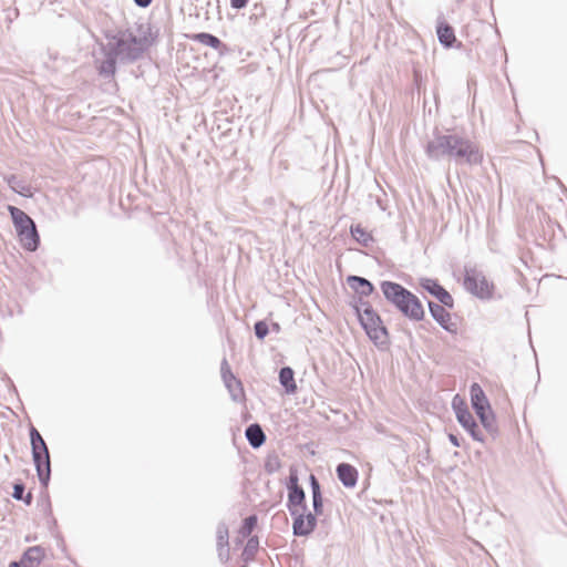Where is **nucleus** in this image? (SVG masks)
<instances>
[{
    "mask_svg": "<svg viewBox=\"0 0 567 567\" xmlns=\"http://www.w3.org/2000/svg\"><path fill=\"white\" fill-rule=\"evenodd\" d=\"M424 152L431 161L454 162L456 165L475 166L483 162L480 147L465 135L455 131L445 132L434 130L432 138L427 141Z\"/></svg>",
    "mask_w": 567,
    "mask_h": 567,
    "instance_id": "nucleus-1",
    "label": "nucleus"
},
{
    "mask_svg": "<svg viewBox=\"0 0 567 567\" xmlns=\"http://www.w3.org/2000/svg\"><path fill=\"white\" fill-rule=\"evenodd\" d=\"M380 289L388 302L411 321H421L425 317V311L421 300L402 285L383 280L380 282Z\"/></svg>",
    "mask_w": 567,
    "mask_h": 567,
    "instance_id": "nucleus-2",
    "label": "nucleus"
},
{
    "mask_svg": "<svg viewBox=\"0 0 567 567\" xmlns=\"http://www.w3.org/2000/svg\"><path fill=\"white\" fill-rule=\"evenodd\" d=\"M106 47L116 53L122 62H134L144 53L146 40L126 30L113 35Z\"/></svg>",
    "mask_w": 567,
    "mask_h": 567,
    "instance_id": "nucleus-3",
    "label": "nucleus"
},
{
    "mask_svg": "<svg viewBox=\"0 0 567 567\" xmlns=\"http://www.w3.org/2000/svg\"><path fill=\"white\" fill-rule=\"evenodd\" d=\"M8 212L21 246L28 251H35L40 246V235L34 220L27 213L16 206L9 205Z\"/></svg>",
    "mask_w": 567,
    "mask_h": 567,
    "instance_id": "nucleus-4",
    "label": "nucleus"
},
{
    "mask_svg": "<svg viewBox=\"0 0 567 567\" xmlns=\"http://www.w3.org/2000/svg\"><path fill=\"white\" fill-rule=\"evenodd\" d=\"M31 453L39 482L42 487L47 488L51 478V461L50 453L45 441L40 432L34 427H30Z\"/></svg>",
    "mask_w": 567,
    "mask_h": 567,
    "instance_id": "nucleus-5",
    "label": "nucleus"
},
{
    "mask_svg": "<svg viewBox=\"0 0 567 567\" xmlns=\"http://www.w3.org/2000/svg\"><path fill=\"white\" fill-rule=\"evenodd\" d=\"M358 320L369 339L375 344H385L388 342V330L381 317L373 308H369V311L358 318Z\"/></svg>",
    "mask_w": 567,
    "mask_h": 567,
    "instance_id": "nucleus-6",
    "label": "nucleus"
},
{
    "mask_svg": "<svg viewBox=\"0 0 567 567\" xmlns=\"http://www.w3.org/2000/svg\"><path fill=\"white\" fill-rule=\"evenodd\" d=\"M464 287L480 299H491L493 296L494 285L475 268L465 269Z\"/></svg>",
    "mask_w": 567,
    "mask_h": 567,
    "instance_id": "nucleus-7",
    "label": "nucleus"
},
{
    "mask_svg": "<svg viewBox=\"0 0 567 567\" xmlns=\"http://www.w3.org/2000/svg\"><path fill=\"white\" fill-rule=\"evenodd\" d=\"M452 408L455 412L457 422L462 425V427L468 432L473 440L477 442H484V436L478 429L477 422L474 416L470 412L467 405L460 399L458 395H455L452 401Z\"/></svg>",
    "mask_w": 567,
    "mask_h": 567,
    "instance_id": "nucleus-8",
    "label": "nucleus"
},
{
    "mask_svg": "<svg viewBox=\"0 0 567 567\" xmlns=\"http://www.w3.org/2000/svg\"><path fill=\"white\" fill-rule=\"evenodd\" d=\"M220 374L231 400L237 403L243 402L245 400V391L243 383L231 372V369L226 358H224L220 363Z\"/></svg>",
    "mask_w": 567,
    "mask_h": 567,
    "instance_id": "nucleus-9",
    "label": "nucleus"
},
{
    "mask_svg": "<svg viewBox=\"0 0 567 567\" xmlns=\"http://www.w3.org/2000/svg\"><path fill=\"white\" fill-rule=\"evenodd\" d=\"M420 287L433 296L440 303L447 309L454 308V299L451 293L436 280L432 278H421Z\"/></svg>",
    "mask_w": 567,
    "mask_h": 567,
    "instance_id": "nucleus-10",
    "label": "nucleus"
},
{
    "mask_svg": "<svg viewBox=\"0 0 567 567\" xmlns=\"http://www.w3.org/2000/svg\"><path fill=\"white\" fill-rule=\"evenodd\" d=\"M427 307L431 317L440 324L442 329L452 334L457 333V323L452 321L451 313L446 310V306L434 302L432 300H427Z\"/></svg>",
    "mask_w": 567,
    "mask_h": 567,
    "instance_id": "nucleus-11",
    "label": "nucleus"
},
{
    "mask_svg": "<svg viewBox=\"0 0 567 567\" xmlns=\"http://www.w3.org/2000/svg\"><path fill=\"white\" fill-rule=\"evenodd\" d=\"M292 522V534L297 537L309 536L313 533L317 527L318 519L311 512H295L291 515Z\"/></svg>",
    "mask_w": 567,
    "mask_h": 567,
    "instance_id": "nucleus-12",
    "label": "nucleus"
},
{
    "mask_svg": "<svg viewBox=\"0 0 567 567\" xmlns=\"http://www.w3.org/2000/svg\"><path fill=\"white\" fill-rule=\"evenodd\" d=\"M44 549L41 546L29 547L19 560H13L8 567H38L44 559Z\"/></svg>",
    "mask_w": 567,
    "mask_h": 567,
    "instance_id": "nucleus-13",
    "label": "nucleus"
},
{
    "mask_svg": "<svg viewBox=\"0 0 567 567\" xmlns=\"http://www.w3.org/2000/svg\"><path fill=\"white\" fill-rule=\"evenodd\" d=\"M217 555L221 563L229 559V530L225 522H220L216 528Z\"/></svg>",
    "mask_w": 567,
    "mask_h": 567,
    "instance_id": "nucleus-14",
    "label": "nucleus"
},
{
    "mask_svg": "<svg viewBox=\"0 0 567 567\" xmlns=\"http://www.w3.org/2000/svg\"><path fill=\"white\" fill-rule=\"evenodd\" d=\"M287 508L290 515L295 512H306V493L302 487H295L288 489Z\"/></svg>",
    "mask_w": 567,
    "mask_h": 567,
    "instance_id": "nucleus-15",
    "label": "nucleus"
},
{
    "mask_svg": "<svg viewBox=\"0 0 567 567\" xmlns=\"http://www.w3.org/2000/svg\"><path fill=\"white\" fill-rule=\"evenodd\" d=\"M337 477L347 488H352L358 483V470L349 463H340L336 468Z\"/></svg>",
    "mask_w": 567,
    "mask_h": 567,
    "instance_id": "nucleus-16",
    "label": "nucleus"
},
{
    "mask_svg": "<svg viewBox=\"0 0 567 567\" xmlns=\"http://www.w3.org/2000/svg\"><path fill=\"white\" fill-rule=\"evenodd\" d=\"M349 287L361 297H369L374 293L373 284L364 277L351 275L347 278Z\"/></svg>",
    "mask_w": 567,
    "mask_h": 567,
    "instance_id": "nucleus-17",
    "label": "nucleus"
},
{
    "mask_svg": "<svg viewBox=\"0 0 567 567\" xmlns=\"http://www.w3.org/2000/svg\"><path fill=\"white\" fill-rule=\"evenodd\" d=\"M436 35L439 42L447 49L454 48L457 42L453 27L444 20L437 22Z\"/></svg>",
    "mask_w": 567,
    "mask_h": 567,
    "instance_id": "nucleus-18",
    "label": "nucleus"
},
{
    "mask_svg": "<svg viewBox=\"0 0 567 567\" xmlns=\"http://www.w3.org/2000/svg\"><path fill=\"white\" fill-rule=\"evenodd\" d=\"M309 484L311 488L312 497V515L320 516L323 513V497L321 492V485L315 474H310Z\"/></svg>",
    "mask_w": 567,
    "mask_h": 567,
    "instance_id": "nucleus-19",
    "label": "nucleus"
},
{
    "mask_svg": "<svg viewBox=\"0 0 567 567\" xmlns=\"http://www.w3.org/2000/svg\"><path fill=\"white\" fill-rule=\"evenodd\" d=\"M103 51L105 59L100 63L97 70L100 75L110 78L116 72V61L118 58L116 56V53H113L107 47H105Z\"/></svg>",
    "mask_w": 567,
    "mask_h": 567,
    "instance_id": "nucleus-20",
    "label": "nucleus"
},
{
    "mask_svg": "<svg viewBox=\"0 0 567 567\" xmlns=\"http://www.w3.org/2000/svg\"><path fill=\"white\" fill-rule=\"evenodd\" d=\"M245 436L252 449H258L266 442V434L258 423L249 424L245 430Z\"/></svg>",
    "mask_w": 567,
    "mask_h": 567,
    "instance_id": "nucleus-21",
    "label": "nucleus"
},
{
    "mask_svg": "<svg viewBox=\"0 0 567 567\" xmlns=\"http://www.w3.org/2000/svg\"><path fill=\"white\" fill-rule=\"evenodd\" d=\"M279 383L285 389L287 394H295L297 392L295 371L292 368L287 365L279 370Z\"/></svg>",
    "mask_w": 567,
    "mask_h": 567,
    "instance_id": "nucleus-22",
    "label": "nucleus"
},
{
    "mask_svg": "<svg viewBox=\"0 0 567 567\" xmlns=\"http://www.w3.org/2000/svg\"><path fill=\"white\" fill-rule=\"evenodd\" d=\"M9 187L17 194L30 198L33 196L32 186L25 183L23 179H20L16 175H10L6 178Z\"/></svg>",
    "mask_w": 567,
    "mask_h": 567,
    "instance_id": "nucleus-23",
    "label": "nucleus"
},
{
    "mask_svg": "<svg viewBox=\"0 0 567 567\" xmlns=\"http://www.w3.org/2000/svg\"><path fill=\"white\" fill-rule=\"evenodd\" d=\"M350 234L352 238L363 247H369L374 241L373 236L360 224L352 225L350 227Z\"/></svg>",
    "mask_w": 567,
    "mask_h": 567,
    "instance_id": "nucleus-24",
    "label": "nucleus"
},
{
    "mask_svg": "<svg viewBox=\"0 0 567 567\" xmlns=\"http://www.w3.org/2000/svg\"><path fill=\"white\" fill-rule=\"evenodd\" d=\"M470 393L472 408H476L477 405L488 406L489 402L480 384L473 383L471 385Z\"/></svg>",
    "mask_w": 567,
    "mask_h": 567,
    "instance_id": "nucleus-25",
    "label": "nucleus"
},
{
    "mask_svg": "<svg viewBox=\"0 0 567 567\" xmlns=\"http://www.w3.org/2000/svg\"><path fill=\"white\" fill-rule=\"evenodd\" d=\"M194 39L199 43L216 50L223 45V42L219 38L208 32L197 33L194 35Z\"/></svg>",
    "mask_w": 567,
    "mask_h": 567,
    "instance_id": "nucleus-26",
    "label": "nucleus"
},
{
    "mask_svg": "<svg viewBox=\"0 0 567 567\" xmlns=\"http://www.w3.org/2000/svg\"><path fill=\"white\" fill-rule=\"evenodd\" d=\"M280 468L281 461L279 456L276 453L268 454L264 464L265 472L269 475H272L277 473Z\"/></svg>",
    "mask_w": 567,
    "mask_h": 567,
    "instance_id": "nucleus-27",
    "label": "nucleus"
},
{
    "mask_svg": "<svg viewBox=\"0 0 567 567\" xmlns=\"http://www.w3.org/2000/svg\"><path fill=\"white\" fill-rule=\"evenodd\" d=\"M365 297H354L353 301L351 302V306L357 315L358 318H360L362 315H365L369 311V308H373L372 305L364 300Z\"/></svg>",
    "mask_w": 567,
    "mask_h": 567,
    "instance_id": "nucleus-28",
    "label": "nucleus"
},
{
    "mask_svg": "<svg viewBox=\"0 0 567 567\" xmlns=\"http://www.w3.org/2000/svg\"><path fill=\"white\" fill-rule=\"evenodd\" d=\"M257 522H258V518H257V515H255V514L254 515H249L248 517H246L243 520V524H241V527H240V530H239L241 536L248 537L254 532V529L256 528Z\"/></svg>",
    "mask_w": 567,
    "mask_h": 567,
    "instance_id": "nucleus-29",
    "label": "nucleus"
},
{
    "mask_svg": "<svg viewBox=\"0 0 567 567\" xmlns=\"http://www.w3.org/2000/svg\"><path fill=\"white\" fill-rule=\"evenodd\" d=\"M480 421H481L482 425L484 426V429L488 433H491L493 435L497 433L495 415L492 411H489V413L487 415L481 416Z\"/></svg>",
    "mask_w": 567,
    "mask_h": 567,
    "instance_id": "nucleus-30",
    "label": "nucleus"
},
{
    "mask_svg": "<svg viewBox=\"0 0 567 567\" xmlns=\"http://www.w3.org/2000/svg\"><path fill=\"white\" fill-rule=\"evenodd\" d=\"M255 336L259 340H264L269 333V326L266 321L259 320L254 326Z\"/></svg>",
    "mask_w": 567,
    "mask_h": 567,
    "instance_id": "nucleus-31",
    "label": "nucleus"
},
{
    "mask_svg": "<svg viewBox=\"0 0 567 567\" xmlns=\"http://www.w3.org/2000/svg\"><path fill=\"white\" fill-rule=\"evenodd\" d=\"M25 485L23 482L21 481H17L14 484H13V493H12V497L17 501H19L20 498L23 497V495L25 494Z\"/></svg>",
    "mask_w": 567,
    "mask_h": 567,
    "instance_id": "nucleus-32",
    "label": "nucleus"
},
{
    "mask_svg": "<svg viewBox=\"0 0 567 567\" xmlns=\"http://www.w3.org/2000/svg\"><path fill=\"white\" fill-rule=\"evenodd\" d=\"M265 16H266V9H265L264 4L262 3L254 4L250 19L258 20L260 18H264Z\"/></svg>",
    "mask_w": 567,
    "mask_h": 567,
    "instance_id": "nucleus-33",
    "label": "nucleus"
},
{
    "mask_svg": "<svg viewBox=\"0 0 567 567\" xmlns=\"http://www.w3.org/2000/svg\"><path fill=\"white\" fill-rule=\"evenodd\" d=\"M295 487H301L298 484V474L296 470H290L288 483H287V489L295 488Z\"/></svg>",
    "mask_w": 567,
    "mask_h": 567,
    "instance_id": "nucleus-34",
    "label": "nucleus"
},
{
    "mask_svg": "<svg viewBox=\"0 0 567 567\" xmlns=\"http://www.w3.org/2000/svg\"><path fill=\"white\" fill-rule=\"evenodd\" d=\"M258 546H259L258 538L257 537H251L247 542L246 550H248L250 553H254V551H256L258 549Z\"/></svg>",
    "mask_w": 567,
    "mask_h": 567,
    "instance_id": "nucleus-35",
    "label": "nucleus"
},
{
    "mask_svg": "<svg viewBox=\"0 0 567 567\" xmlns=\"http://www.w3.org/2000/svg\"><path fill=\"white\" fill-rule=\"evenodd\" d=\"M250 0H229L230 7L235 10H241L247 7Z\"/></svg>",
    "mask_w": 567,
    "mask_h": 567,
    "instance_id": "nucleus-36",
    "label": "nucleus"
},
{
    "mask_svg": "<svg viewBox=\"0 0 567 567\" xmlns=\"http://www.w3.org/2000/svg\"><path fill=\"white\" fill-rule=\"evenodd\" d=\"M478 419L483 415H487L491 410V404L488 403V406L485 405H477L476 408H473Z\"/></svg>",
    "mask_w": 567,
    "mask_h": 567,
    "instance_id": "nucleus-37",
    "label": "nucleus"
},
{
    "mask_svg": "<svg viewBox=\"0 0 567 567\" xmlns=\"http://www.w3.org/2000/svg\"><path fill=\"white\" fill-rule=\"evenodd\" d=\"M198 2L205 4V13L209 14V8L214 4V2L218 3V0H197Z\"/></svg>",
    "mask_w": 567,
    "mask_h": 567,
    "instance_id": "nucleus-38",
    "label": "nucleus"
},
{
    "mask_svg": "<svg viewBox=\"0 0 567 567\" xmlns=\"http://www.w3.org/2000/svg\"><path fill=\"white\" fill-rule=\"evenodd\" d=\"M19 501H22L27 506H30L32 504V502H33V495H32L31 492H28Z\"/></svg>",
    "mask_w": 567,
    "mask_h": 567,
    "instance_id": "nucleus-39",
    "label": "nucleus"
},
{
    "mask_svg": "<svg viewBox=\"0 0 567 567\" xmlns=\"http://www.w3.org/2000/svg\"><path fill=\"white\" fill-rule=\"evenodd\" d=\"M134 3L140 8H147L152 4L153 0H133Z\"/></svg>",
    "mask_w": 567,
    "mask_h": 567,
    "instance_id": "nucleus-40",
    "label": "nucleus"
},
{
    "mask_svg": "<svg viewBox=\"0 0 567 567\" xmlns=\"http://www.w3.org/2000/svg\"><path fill=\"white\" fill-rule=\"evenodd\" d=\"M449 441L456 447L461 446V442H460V439L457 437V435L453 434V433H450L449 434Z\"/></svg>",
    "mask_w": 567,
    "mask_h": 567,
    "instance_id": "nucleus-41",
    "label": "nucleus"
},
{
    "mask_svg": "<svg viewBox=\"0 0 567 567\" xmlns=\"http://www.w3.org/2000/svg\"><path fill=\"white\" fill-rule=\"evenodd\" d=\"M272 330H275V331H279L280 330V327H279V324L277 322L272 323Z\"/></svg>",
    "mask_w": 567,
    "mask_h": 567,
    "instance_id": "nucleus-42",
    "label": "nucleus"
},
{
    "mask_svg": "<svg viewBox=\"0 0 567 567\" xmlns=\"http://www.w3.org/2000/svg\"><path fill=\"white\" fill-rule=\"evenodd\" d=\"M378 205H379V207H380L382 210H384V209H385V207L382 205L381 199H378Z\"/></svg>",
    "mask_w": 567,
    "mask_h": 567,
    "instance_id": "nucleus-43",
    "label": "nucleus"
},
{
    "mask_svg": "<svg viewBox=\"0 0 567 567\" xmlns=\"http://www.w3.org/2000/svg\"><path fill=\"white\" fill-rule=\"evenodd\" d=\"M240 567H247V566L244 565V566H240Z\"/></svg>",
    "mask_w": 567,
    "mask_h": 567,
    "instance_id": "nucleus-44",
    "label": "nucleus"
}]
</instances>
